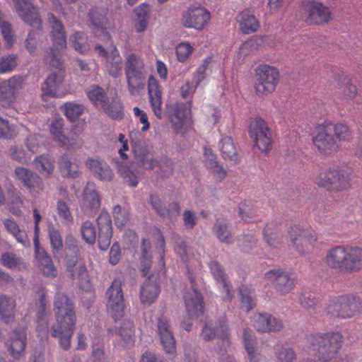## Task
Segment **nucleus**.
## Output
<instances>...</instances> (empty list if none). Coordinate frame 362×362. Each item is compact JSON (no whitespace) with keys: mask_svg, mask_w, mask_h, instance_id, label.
<instances>
[{"mask_svg":"<svg viewBox=\"0 0 362 362\" xmlns=\"http://www.w3.org/2000/svg\"><path fill=\"white\" fill-rule=\"evenodd\" d=\"M183 225L187 229H192L197 223L198 217L190 210H185L182 214Z\"/></svg>","mask_w":362,"mask_h":362,"instance_id":"774afa93","label":"nucleus"},{"mask_svg":"<svg viewBox=\"0 0 362 362\" xmlns=\"http://www.w3.org/2000/svg\"><path fill=\"white\" fill-rule=\"evenodd\" d=\"M201 337L205 341H209L216 337L222 339L224 344L226 337V324L224 320H221L217 322H206L203 327Z\"/></svg>","mask_w":362,"mask_h":362,"instance_id":"c756f323","label":"nucleus"},{"mask_svg":"<svg viewBox=\"0 0 362 362\" xmlns=\"http://www.w3.org/2000/svg\"><path fill=\"white\" fill-rule=\"evenodd\" d=\"M193 50L189 43H180L176 47V54L180 62H185Z\"/></svg>","mask_w":362,"mask_h":362,"instance_id":"338daca9","label":"nucleus"},{"mask_svg":"<svg viewBox=\"0 0 362 362\" xmlns=\"http://www.w3.org/2000/svg\"><path fill=\"white\" fill-rule=\"evenodd\" d=\"M314 180L318 186L333 192L344 190L349 185L347 173L341 169L322 170Z\"/></svg>","mask_w":362,"mask_h":362,"instance_id":"0eeeda50","label":"nucleus"},{"mask_svg":"<svg viewBox=\"0 0 362 362\" xmlns=\"http://www.w3.org/2000/svg\"><path fill=\"white\" fill-rule=\"evenodd\" d=\"M238 214L240 218L245 222H250L257 217V210L247 202H241L238 206Z\"/></svg>","mask_w":362,"mask_h":362,"instance_id":"de8ad7c7","label":"nucleus"},{"mask_svg":"<svg viewBox=\"0 0 362 362\" xmlns=\"http://www.w3.org/2000/svg\"><path fill=\"white\" fill-rule=\"evenodd\" d=\"M100 206V199L93 183H88L84 188L81 209L88 216H92Z\"/></svg>","mask_w":362,"mask_h":362,"instance_id":"393cba45","label":"nucleus"},{"mask_svg":"<svg viewBox=\"0 0 362 362\" xmlns=\"http://www.w3.org/2000/svg\"><path fill=\"white\" fill-rule=\"evenodd\" d=\"M101 108L113 119H122L123 117L122 105L117 96L111 98L110 100L108 98Z\"/></svg>","mask_w":362,"mask_h":362,"instance_id":"ea45409f","label":"nucleus"},{"mask_svg":"<svg viewBox=\"0 0 362 362\" xmlns=\"http://www.w3.org/2000/svg\"><path fill=\"white\" fill-rule=\"evenodd\" d=\"M135 18L134 26L136 32L141 33L146 30L149 21L150 8L146 4H141L134 10Z\"/></svg>","mask_w":362,"mask_h":362,"instance_id":"473e14b6","label":"nucleus"},{"mask_svg":"<svg viewBox=\"0 0 362 362\" xmlns=\"http://www.w3.org/2000/svg\"><path fill=\"white\" fill-rule=\"evenodd\" d=\"M237 21L240 25V30L244 33H254L259 28V22L248 9H245L240 13L237 16Z\"/></svg>","mask_w":362,"mask_h":362,"instance_id":"c9c22d12","label":"nucleus"},{"mask_svg":"<svg viewBox=\"0 0 362 362\" xmlns=\"http://www.w3.org/2000/svg\"><path fill=\"white\" fill-rule=\"evenodd\" d=\"M288 236L296 247H318L316 238L310 230H305L300 226H293L288 230Z\"/></svg>","mask_w":362,"mask_h":362,"instance_id":"f3484780","label":"nucleus"},{"mask_svg":"<svg viewBox=\"0 0 362 362\" xmlns=\"http://www.w3.org/2000/svg\"><path fill=\"white\" fill-rule=\"evenodd\" d=\"M4 225L6 230L11 233L22 246L27 247L28 245L29 240L25 231L21 230L17 223L13 218H5L4 220Z\"/></svg>","mask_w":362,"mask_h":362,"instance_id":"4c0bfd02","label":"nucleus"},{"mask_svg":"<svg viewBox=\"0 0 362 362\" xmlns=\"http://www.w3.org/2000/svg\"><path fill=\"white\" fill-rule=\"evenodd\" d=\"M118 172L129 185L132 187H136L137 185V175L129 168V166L125 165H120L118 168Z\"/></svg>","mask_w":362,"mask_h":362,"instance_id":"6e6d98bb","label":"nucleus"},{"mask_svg":"<svg viewBox=\"0 0 362 362\" xmlns=\"http://www.w3.org/2000/svg\"><path fill=\"white\" fill-rule=\"evenodd\" d=\"M313 143L321 153L331 154L339 147L338 140L334 136L332 124H327L318 130L313 138Z\"/></svg>","mask_w":362,"mask_h":362,"instance_id":"ddd939ff","label":"nucleus"},{"mask_svg":"<svg viewBox=\"0 0 362 362\" xmlns=\"http://www.w3.org/2000/svg\"><path fill=\"white\" fill-rule=\"evenodd\" d=\"M12 2L15 11L24 22L40 27L41 20L30 0H12Z\"/></svg>","mask_w":362,"mask_h":362,"instance_id":"6ab92c4d","label":"nucleus"},{"mask_svg":"<svg viewBox=\"0 0 362 362\" xmlns=\"http://www.w3.org/2000/svg\"><path fill=\"white\" fill-rule=\"evenodd\" d=\"M135 163L145 169L153 168L156 164L152 153L147 148L144 142L138 141L132 144Z\"/></svg>","mask_w":362,"mask_h":362,"instance_id":"bb28decb","label":"nucleus"},{"mask_svg":"<svg viewBox=\"0 0 362 362\" xmlns=\"http://www.w3.org/2000/svg\"><path fill=\"white\" fill-rule=\"evenodd\" d=\"M210 271L216 283L220 284L223 288L226 287V279L225 276L224 271L218 262L211 261L209 264Z\"/></svg>","mask_w":362,"mask_h":362,"instance_id":"603ef678","label":"nucleus"},{"mask_svg":"<svg viewBox=\"0 0 362 362\" xmlns=\"http://www.w3.org/2000/svg\"><path fill=\"white\" fill-rule=\"evenodd\" d=\"M81 233L83 240L88 245H93L96 239V231L94 225L90 221L82 223Z\"/></svg>","mask_w":362,"mask_h":362,"instance_id":"09e8293b","label":"nucleus"},{"mask_svg":"<svg viewBox=\"0 0 362 362\" xmlns=\"http://www.w3.org/2000/svg\"><path fill=\"white\" fill-rule=\"evenodd\" d=\"M251 322L257 331L262 332H278L284 327L281 320L268 313L254 314L251 317Z\"/></svg>","mask_w":362,"mask_h":362,"instance_id":"a211bd4d","label":"nucleus"},{"mask_svg":"<svg viewBox=\"0 0 362 362\" xmlns=\"http://www.w3.org/2000/svg\"><path fill=\"white\" fill-rule=\"evenodd\" d=\"M63 126V119H55L50 124L49 131L56 142L61 146L69 148L73 144V139H69L64 135Z\"/></svg>","mask_w":362,"mask_h":362,"instance_id":"f704fd0d","label":"nucleus"},{"mask_svg":"<svg viewBox=\"0 0 362 362\" xmlns=\"http://www.w3.org/2000/svg\"><path fill=\"white\" fill-rule=\"evenodd\" d=\"M264 279L279 296H285L295 287L296 277L290 271L275 267L264 274Z\"/></svg>","mask_w":362,"mask_h":362,"instance_id":"f03ea898","label":"nucleus"},{"mask_svg":"<svg viewBox=\"0 0 362 362\" xmlns=\"http://www.w3.org/2000/svg\"><path fill=\"white\" fill-rule=\"evenodd\" d=\"M341 89L344 96L347 99H353L357 93L356 86L353 85L348 77H344L341 81Z\"/></svg>","mask_w":362,"mask_h":362,"instance_id":"052dcab7","label":"nucleus"},{"mask_svg":"<svg viewBox=\"0 0 362 362\" xmlns=\"http://www.w3.org/2000/svg\"><path fill=\"white\" fill-rule=\"evenodd\" d=\"M124 71L129 91L134 94L145 79L143 59L134 53L127 55L124 62Z\"/></svg>","mask_w":362,"mask_h":362,"instance_id":"423d86ee","label":"nucleus"},{"mask_svg":"<svg viewBox=\"0 0 362 362\" xmlns=\"http://www.w3.org/2000/svg\"><path fill=\"white\" fill-rule=\"evenodd\" d=\"M306 16L305 21L310 24L326 23L330 18L331 12L328 7L316 1H308L303 4Z\"/></svg>","mask_w":362,"mask_h":362,"instance_id":"dca6fc26","label":"nucleus"},{"mask_svg":"<svg viewBox=\"0 0 362 362\" xmlns=\"http://www.w3.org/2000/svg\"><path fill=\"white\" fill-rule=\"evenodd\" d=\"M48 22L51 28L50 37L53 47L46 49L45 60L50 66L62 70L63 61L60 50L66 48V39L64 28L62 22L52 13L48 15ZM64 81L63 73L59 72L50 74L42 84L41 90L43 96L62 97L63 92L60 88Z\"/></svg>","mask_w":362,"mask_h":362,"instance_id":"f257e3e1","label":"nucleus"},{"mask_svg":"<svg viewBox=\"0 0 362 362\" xmlns=\"http://www.w3.org/2000/svg\"><path fill=\"white\" fill-rule=\"evenodd\" d=\"M327 263L341 271H354L362 268V250H330Z\"/></svg>","mask_w":362,"mask_h":362,"instance_id":"20e7f679","label":"nucleus"},{"mask_svg":"<svg viewBox=\"0 0 362 362\" xmlns=\"http://www.w3.org/2000/svg\"><path fill=\"white\" fill-rule=\"evenodd\" d=\"M249 136L254 146L261 152L267 153L272 148V132L267 122L260 117L252 119L248 127Z\"/></svg>","mask_w":362,"mask_h":362,"instance_id":"6e6552de","label":"nucleus"},{"mask_svg":"<svg viewBox=\"0 0 362 362\" xmlns=\"http://www.w3.org/2000/svg\"><path fill=\"white\" fill-rule=\"evenodd\" d=\"M23 185L33 197H35L44 189V183L41 177L34 172L30 174V176L26 179Z\"/></svg>","mask_w":362,"mask_h":362,"instance_id":"37998d69","label":"nucleus"},{"mask_svg":"<svg viewBox=\"0 0 362 362\" xmlns=\"http://www.w3.org/2000/svg\"><path fill=\"white\" fill-rule=\"evenodd\" d=\"M16 56L9 54L0 58V74L10 72L16 66Z\"/></svg>","mask_w":362,"mask_h":362,"instance_id":"4d7b16f0","label":"nucleus"},{"mask_svg":"<svg viewBox=\"0 0 362 362\" xmlns=\"http://www.w3.org/2000/svg\"><path fill=\"white\" fill-rule=\"evenodd\" d=\"M1 12L0 11V28L1 31V34L4 40L6 43L7 47H11L13 43V37L11 33V24L8 22L1 21Z\"/></svg>","mask_w":362,"mask_h":362,"instance_id":"13d9d810","label":"nucleus"},{"mask_svg":"<svg viewBox=\"0 0 362 362\" xmlns=\"http://www.w3.org/2000/svg\"><path fill=\"white\" fill-rule=\"evenodd\" d=\"M9 155L12 159L21 163H25L30 158L21 147L13 146L9 148Z\"/></svg>","mask_w":362,"mask_h":362,"instance_id":"e2e57ef3","label":"nucleus"},{"mask_svg":"<svg viewBox=\"0 0 362 362\" xmlns=\"http://www.w3.org/2000/svg\"><path fill=\"white\" fill-rule=\"evenodd\" d=\"M42 143L43 138L38 134L29 135L25 141L28 150L32 153H36Z\"/></svg>","mask_w":362,"mask_h":362,"instance_id":"680f3d73","label":"nucleus"},{"mask_svg":"<svg viewBox=\"0 0 362 362\" xmlns=\"http://www.w3.org/2000/svg\"><path fill=\"white\" fill-rule=\"evenodd\" d=\"M74 311V304L63 293H57L54 298V315Z\"/></svg>","mask_w":362,"mask_h":362,"instance_id":"a19ab883","label":"nucleus"},{"mask_svg":"<svg viewBox=\"0 0 362 362\" xmlns=\"http://www.w3.org/2000/svg\"><path fill=\"white\" fill-rule=\"evenodd\" d=\"M245 347L250 362H264V357L259 352L254 337L247 332H244Z\"/></svg>","mask_w":362,"mask_h":362,"instance_id":"58836bf2","label":"nucleus"},{"mask_svg":"<svg viewBox=\"0 0 362 362\" xmlns=\"http://www.w3.org/2000/svg\"><path fill=\"white\" fill-rule=\"evenodd\" d=\"M9 200L12 204V206L10 209L11 212L16 216L21 215V207L23 204L22 194L16 190L11 191L10 192Z\"/></svg>","mask_w":362,"mask_h":362,"instance_id":"5fc2aeb1","label":"nucleus"},{"mask_svg":"<svg viewBox=\"0 0 362 362\" xmlns=\"http://www.w3.org/2000/svg\"><path fill=\"white\" fill-rule=\"evenodd\" d=\"M35 259L38 267L45 276L55 277L57 275V271L46 250H35Z\"/></svg>","mask_w":362,"mask_h":362,"instance_id":"72a5a7b5","label":"nucleus"},{"mask_svg":"<svg viewBox=\"0 0 362 362\" xmlns=\"http://www.w3.org/2000/svg\"><path fill=\"white\" fill-rule=\"evenodd\" d=\"M107 10L102 8H95L90 11V27L96 35L98 33H104V25L106 21Z\"/></svg>","mask_w":362,"mask_h":362,"instance_id":"e433bc0d","label":"nucleus"},{"mask_svg":"<svg viewBox=\"0 0 362 362\" xmlns=\"http://www.w3.org/2000/svg\"><path fill=\"white\" fill-rule=\"evenodd\" d=\"M134 324L132 322L127 320L122 322L119 329H118V334L122 337L124 346H129L134 343Z\"/></svg>","mask_w":362,"mask_h":362,"instance_id":"a18cd8bd","label":"nucleus"},{"mask_svg":"<svg viewBox=\"0 0 362 362\" xmlns=\"http://www.w3.org/2000/svg\"><path fill=\"white\" fill-rule=\"evenodd\" d=\"M86 35L81 31L74 33L69 38L71 46L78 53L83 54L88 49Z\"/></svg>","mask_w":362,"mask_h":362,"instance_id":"49530a36","label":"nucleus"},{"mask_svg":"<svg viewBox=\"0 0 362 362\" xmlns=\"http://www.w3.org/2000/svg\"><path fill=\"white\" fill-rule=\"evenodd\" d=\"M86 92L88 99L97 107H102L108 98L104 90L98 86H90Z\"/></svg>","mask_w":362,"mask_h":362,"instance_id":"c03bdc74","label":"nucleus"},{"mask_svg":"<svg viewBox=\"0 0 362 362\" xmlns=\"http://www.w3.org/2000/svg\"><path fill=\"white\" fill-rule=\"evenodd\" d=\"M51 245L53 249H60L63 246L62 238L58 229L53 226L48 228Z\"/></svg>","mask_w":362,"mask_h":362,"instance_id":"69168bd1","label":"nucleus"},{"mask_svg":"<svg viewBox=\"0 0 362 362\" xmlns=\"http://www.w3.org/2000/svg\"><path fill=\"white\" fill-rule=\"evenodd\" d=\"M256 82L255 88L259 95L272 93L279 81V73L273 66L260 65L255 70Z\"/></svg>","mask_w":362,"mask_h":362,"instance_id":"9b49d317","label":"nucleus"},{"mask_svg":"<svg viewBox=\"0 0 362 362\" xmlns=\"http://www.w3.org/2000/svg\"><path fill=\"white\" fill-rule=\"evenodd\" d=\"M190 105V103H175L170 106V120L176 131L181 129L188 123L191 112Z\"/></svg>","mask_w":362,"mask_h":362,"instance_id":"a878e982","label":"nucleus"},{"mask_svg":"<svg viewBox=\"0 0 362 362\" xmlns=\"http://www.w3.org/2000/svg\"><path fill=\"white\" fill-rule=\"evenodd\" d=\"M1 261L2 264L5 267L11 269L20 267L21 265H23V267H25L22 260L20 258L16 257L15 255L10 252L4 253L2 255Z\"/></svg>","mask_w":362,"mask_h":362,"instance_id":"bf43d9fd","label":"nucleus"},{"mask_svg":"<svg viewBox=\"0 0 362 362\" xmlns=\"http://www.w3.org/2000/svg\"><path fill=\"white\" fill-rule=\"evenodd\" d=\"M85 164L94 176L99 180L102 181H110L112 180V170L106 162L98 157H89Z\"/></svg>","mask_w":362,"mask_h":362,"instance_id":"cd10ccee","label":"nucleus"},{"mask_svg":"<svg viewBox=\"0 0 362 362\" xmlns=\"http://www.w3.org/2000/svg\"><path fill=\"white\" fill-rule=\"evenodd\" d=\"M122 286V280L115 279L105 293L107 313L115 321L120 320L124 314L125 303Z\"/></svg>","mask_w":362,"mask_h":362,"instance_id":"1a4fd4ad","label":"nucleus"},{"mask_svg":"<svg viewBox=\"0 0 362 362\" xmlns=\"http://www.w3.org/2000/svg\"><path fill=\"white\" fill-rule=\"evenodd\" d=\"M160 286L158 282L148 277L144 283L140 290V300L144 305H151L155 302L160 293Z\"/></svg>","mask_w":362,"mask_h":362,"instance_id":"7c9ffc66","label":"nucleus"},{"mask_svg":"<svg viewBox=\"0 0 362 362\" xmlns=\"http://www.w3.org/2000/svg\"><path fill=\"white\" fill-rule=\"evenodd\" d=\"M54 315L56 325L51 327V334L59 338L60 346L67 351L71 347V339L76 326V312L74 310Z\"/></svg>","mask_w":362,"mask_h":362,"instance_id":"7ed1b4c3","label":"nucleus"},{"mask_svg":"<svg viewBox=\"0 0 362 362\" xmlns=\"http://www.w3.org/2000/svg\"><path fill=\"white\" fill-rule=\"evenodd\" d=\"M39 299L35 302V308L37 310V332L38 337L42 340L47 338L49 333L48 317L45 312L46 300L45 293L43 289H40L37 292Z\"/></svg>","mask_w":362,"mask_h":362,"instance_id":"aec40b11","label":"nucleus"},{"mask_svg":"<svg viewBox=\"0 0 362 362\" xmlns=\"http://www.w3.org/2000/svg\"><path fill=\"white\" fill-rule=\"evenodd\" d=\"M210 19V13L202 6H190L184 12L182 24L186 28L202 30Z\"/></svg>","mask_w":362,"mask_h":362,"instance_id":"2eb2a0df","label":"nucleus"},{"mask_svg":"<svg viewBox=\"0 0 362 362\" xmlns=\"http://www.w3.org/2000/svg\"><path fill=\"white\" fill-rule=\"evenodd\" d=\"M158 335L163 349L169 358H175L177 353L176 341L168 321L164 316L158 318Z\"/></svg>","mask_w":362,"mask_h":362,"instance_id":"4468645a","label":"nucleus"},{"mask_svg":"<svg viewBox=\"0 0 362 362\" xmlns=\"http://www.w3.org/2000/svg\"><path fill=\"white\" fill-rule=\"evenodd\" d=\"M27 344L25 330H14L6 342V346L14 360H19L24 356Z\"/></svg>","mask_w":362,"mask_h":362,"instance_id":"4be33fe9","label":"nucleus"},{"mask_svg":"<svg viewBox=\"0 0 362 362\" xmlns=\"http://www.w3.org/2000/svg\"><path fill=\"white\" fill-rule=\"evenodd\" d=\"M64 113L71 122L76 121L83 111V106L74 103H66L64 105Z\"/></svg>","mask_w":362,"mask_h":362,"instance_id":"3c124183","label":"nucleus"},{"mask_svg":"<svg viewBox=\"0 0 362 362\" xmlns=\"http://www.w3.org/2000/svg\"><path fill=\"white\" fill-rule=\"evenodd\" d=\"M35 168L40 173L50 174L54 168L52 160L47 156H40L34 160Z\"/></svg>","mask_w":362,"mask_h":362,"instance_id":"8fccbe9b","label":"nucleus"},{"mask_svg":"<svg viewBox=\"0 0 362 362\" xmlns=\"http://www.w3.org/2000/svg\"><path fill=\"white\" fill-rule=\"evenodd\" d=\"M71 253L66 255V267L70 276L73 279L78 280L79 287L84 290H88L90 288V284L88 278V271L85 265L80 264L74 271L73 268L78 262V257L75 250H71Z\"/></svg>","mask_w":362,"mask_h":362,"instance_id":"412c9836","label":"nucleus"},{"mask_svg":"<svg viewBox=\"0 0 362 362\" xmlns=\"http://www.w3.org/2000/svg\"><path fill=\"white\" fill-rule=\"evenodd\" d=\"M57 214L66 223L72 222L73 218L67 204L62 200H59L57 204Z\"/></svg>","mask_w":362,"mask_h":362,"instance_id":"0e129e2a","label":"nucleus"},{"mask_svg":"<svg viewBox=\"0 0 362 362\" xmlns=\"http://www.w3.org/2000/svg\"><path fill=\"white\" fill-rule=\"evenodd\" d=\"M95 49L100 56L105 58V67L108 74L114 78L119 76L123 68V61L116 47L112 45L105 49L101 45H96Z\"/></svg>","mask_w":362,"mask_h":362,"instance_id":"f8f14e48","label":"nucleus"},{"mask_svg":"<svg viewBox=\"0 0 362 362\" xmlns=\"http://www.w3.org/2000/svg\"><path fill=\"white\" fill-rule=\"evenodd\" d=\"M361 302L354 296H343L332 300L327 307V313L339 317H351L359 313Z\"/></svg>","mask_w":362,"mask_h":362,"instance_id":"9d476101","label":"nucleus"},{"mask_svg":"<svg viewBox=\"0 0 362 362\" xmlns=\"http://www.w3.org/2000/svg\"><path fill=\"white\" fill-rule=\"evenodd\" d=\"M184 300L189 318L193 319L204 314L203 297L197 289L192 288L186 292Z\"/></svg>","mask_w":362,"mask_h":362,"instance_id":"b1692460","label":"nucleus"},{"mask_svg":"<svg viewBox=\"0 0 362 362\" xmlns=\"http://www.w3.org/2000/svg\"><path fill=\"white\" fill-rule=\"evenodd\" d=\"M341 339V335L337 332L314 337L310 339L311 351L318 354L320 359L327 361L337 353Z\"/></svg>","mask_w":362,"mask_h":362,"instance_id":"39448f33","label":"nucleus"},{"mask_svg":"<svg viewBox=\"0 0 362 362\" xmlns=\"http://www.w3.org/2000/svg\"><path fill=\"white\" fill-rule=\"evenodd\" d=\"M98 227V246L99 249H107L110 245L112 230V221L110 214L102 211L97 218Z\"/></svg>","mask_w":362,"mask_h":362,"instance_id":"5701e85b","label":"nucleus"},{"mask_svg":"<svg viewBox=\"0 0 362 362\" xmlns=\"http://www.w3.org/2000/svg\"><path fill=\"white\" fill-rule=\"evenodd\" d=\"M148 91L153 112L158 118L160 119L163 116L161 92L158 83L153 76L148 78Z\"/></svg>","mask_w":362,"mask_h":362,"instance_id":"c85d7f7f","label":"nucleus"},{"mask_svg":"<svg viewBox=\"0 0 362 362\" xmlns=\"http://www.w3.org/2000/svg\"><path fill=\"white\" fill-rule=\"evenodd\" d=\"M204 156L206 166L210 169L214 173H216L220 178L225 176L226 173L223 170V167L218 165L215 155L212 150L209 148L204 147Z\"/></svg>","mask_w":362,"mask_h":362,"instance_id":"79ce46f5","label":"nucleus"},{"mask_svg":"<svg viewBox=\"0 0 362 362\" xmlns=\"http://www.w3.org/2000/svg\"><path fill=\"white\" fill-rule=\"evenodd\" d=\"M240 302L241 307L245 311L251 310L255 306L253 291L243 288L240 290Z\"/></svg>","mask_w":362,"mask_h":362,"instance_id":"864d4df0","label":"nucleus"},{"mask_svg":"<svg viewBox=\"0 0 362 362\" xmlns=\"http://www.w3.org/2000/svg\"><path fill=\"white\" fill-rule=\"evenodd\" d=\"M16 302L14 298L5 294H0V319L8 323L15 318Z\"/></svg>","mask_w":362,"mask_h":362,"instance_id":"2f4dec72","label":"nucleus"}]
</instances>
